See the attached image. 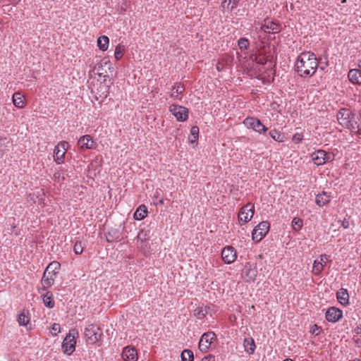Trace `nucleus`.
<instances>
[{
	"instance_id": "obj_1",
	"label": "nucleus",
	"mask_w": 361,
	"mask_h": 361,
	"mask_svg": "<svg viewBox=\"0 0 361 361\" xmlns=\"http://www.w3.org/2000/svg\"><path fill=\"white\" fill-rule=\"evenodd\" d=\"M319 63L313 52H302L297 57L295 70L301 78H311L319 68Z\"/></svg>"
},
{
	"instance_id": "obj_2",
	"label": "nucleus",
	"mask_w": 361,
	"mask_h": 361,
	"mask_svg": "<svg viewBox=\"0 0 361 361\" xmlns=\"http://www.w3.org/2000/svg\"><path fill=\"white\" fill-rule=\"evenodd\" d=\"M85 336L90 344H95L103 337V330L96 324H91L85 329Z\"/></svg>"
},
{
	"instance_id": "obj_3",
	"label": "nucleus",
	"mask_w": 361,
	"mask_h": 361,
	"mask_svg": "<svg viewBox=\"0 0 361 361\" xmlns=\"http://www.w3.org/2000/svg\"><path fill=\"white\" fill-rule=\"evenodd\" d=\"M311 158L314 164L319 166L333 161L335 159V155L332 152H326L324 149H317L311 154Z\"/></svg>"
},
{
	"instance_id": "obj_4",
	"label": "nucleus",
	"mask_w": 361,
	"mask_h": 361,
	"mask_svg": "<svg viewBox=\"0 0 361 361\" xmlns=\"http://www.w3.org/2000/svg\"><path fill=\"white\" fill-rule=\"evenodd\" d=\"M270 224L267 221L258 224L252 232V239L256 243L261 241L268 233Z\"/></svg>"
},
{
	"instance_id": "obj_5",
	"label": "nucleus",
	"mask_w": 361,
	"mask_h": 361,
	"mask_svg": "<svg viewBox=\"0 0 361 361\" xmlns=\"http://www.w3.org/2000/svg\"><path fill=\"white\" fill-rule=\"evenodd\" d=\"M75 334L74 330L70 331L62 343V350L68 355H71L75 350L76 339Z\"/></svg>"
},
{
	"instance_id": "obj_6",
	"label": "nucleus",
	"mask_w": 361,
	"mask_h": 361,
	"mask_svg": "<svg viewBox=\"0 0 361 361\" xmlns=\"http://www.w3.org/2000/svg\"><path fill=\"white\" fill-rule=\"evenodd\" d=\"M255 214V206L249 202L242 207L238 212V221L240 224L249 222Z\"/></svg>"
},
{
	"instance_id": "obj_7",
	"label": "nucleus",
	"mask_w": 361,
	"mask_h": 361,
	"mask_svg": "<svg viewBox=\"0 0 361 361\" xmlns=\"http://www.w3.org/2000/svg\"><path fill=\"white\" fill-rule=\"evenodd\" d=\"M69 144L66 141L60 142L54 148V160L57 164L64 162L65 155L68 149Z\"/></svg>"
},
{
	"instance_id": "obj_8",
	"label": "nucleus",
	"mask_w": 361,
	"mask_h": 361,
	"mask_svg": "<svg viewBox=\"0 0 361 361\" xmlns=\"http://www.w3.org/2000/svg\"><path fill=\"white\" fill-rule=\"evenodd\" d=\"M216 340V335L214 331L204 333L199 341V349L202 353H207L214 341Z\"/></svg>"
},
{
	"instance_id": "obj_9",
	"label": "nucleus",
	"mask_w": 361,
	"mask_h": 361,
	"mask_svg": "<svg viewBox=\"0 0 361 361\" xmlns=\"http://www.w3.org/2000/svg\"><path fill=\"white\" fill-rule=\"evenodd\" d=\"M243 123L247 128L252 129L259 134H264L268 130V128L262 123L261 121L255 117L246 118Z\"/></svg>"
},
{
	"instance_id": "obj_10",
	"label": "nucleus",
	"mask_w": 361,
	"mask_h": 361,
	"mask_svg": "<svg viewBox=\"0 0 361 361\" xmlns=\"http://www.w3.org/2000/svg\"><path fill=\"white\" fill-rule=\"evenodd\" d=\"M169 111L175 116L178 121H185L188 118V109L183 106L171 104L169 106Z\"/></svg>"
},
{
	"instance_id": "obj_11",
	"label": "nucleus",
	"mask_w": 361,
	"mask_h": 361,
	"mask_svg": "<svg viewBox=\"0 0 361 361\" xmlns=\"http://www.w3.org/2000/svg\"><path fill=\"white\" fill-rule=\"evenodd\" d=\"M222 260L228 264L234 262L237 258V252L231 245L225 246L221 251Z\"/></svg>"
},
{
	"instance_id": "obj_12",
	"label": "nucleus",
	"mask_w": 361,
	"mask_h": 361,
	"mask_svg": "<svg viewBox=\"0 0 361 361\" xmlns=\"http://www.w3.org/2000/svg\"><path fill=\"white\" fill-rule=\"evenodd\" d=\"M343 316V311L336 307H329L325 313L326 319L331 323H336L338 322Z\"/></svg>"
},
{
	"instance_id": "obj_13",
	"label": "nucleus",
	"mask_w": 361,
	"mask_h": 361,
	"mask_svg": "<svg viewBox=\"0 0 361 361\" xmlns=\"http://www.w3.org/2000/svg\"><path fill=\"white\" fill-rule=\"evenodd\" d=\"M78 145L82 150L93 149L97 147V142L89 135H82L78 141Z\"/></svg>"
},
{
	"instance_id": "obj_14",
	"label": "nucleus",
	"mask_w": 361,
	"mask_h": 361,
	"mask_svg": "<svg viewBox=\"0 0 361 361\" xmlns=\"http://www.w3.org/2000/svg\"><path fill=\"white\" fill-rule=\"evenodd\" d=\"M121 357L124 361H137L138 359L137 350L131 345L123 348Z\"/></svg>"
},
{
	"instance_id": "obj_15",
	"label": "nucleus",
	"mask_w": 361,
	"mask_h": 361,
	"mask_svg": "<svg viewBox=\"0 0 361 361\" xmlns=\"http://www.w3.org/2000/svg\"><path fill=\"white\" fill-rule=\"evenodd\" d=\"M353 111L346 108L341 109L337 114V119L339 123L343 126H345L347 123L350 122V119L353 115Z\"/></svg>"
},
{
	"instance_id": "obj_16",
	"label": "nucleus",
	"mask_w": 361,
	"mask_h": 361,
	"mask_svg": "<svg viewBox=\"0 0 361 361\" xmlns=\"http://www.w3.org/2000/svg\"><path fill=\"white\" fill-rule=\"evenodd\" d=\"M262 29L264 30V32H267V30H268L269 32L279 33L281 30V25L276 21L265 19Z\"/></svg>"
},
{
	"instance_id": "obj_17",
	"label": "nucleus",
	"mask_w": 361,
	"mask_h": 361,
	"mask_svg": "<svg viewBox=\"0 0 361 361\" xmlns=\"http://www.w3.org/2000/svg\"><path fill=\"white\" fill-rule=\"evenodd\" d=\"M331 197L332 196L331 193L327 192L326 191H322L321 193H319L318 195H316L315 203L319 207H323L329 203V202L331 200Z\"/></svg>"
},
{
	"instance_id": "obj_18",
	"label": "nucleus",
	"mask_w": 361,
	"mask_h": 361,
	"mask_svg": "<svg viewBox=\"0 0 361 361\" xmlns=\"http://www.w3.org/2000/svg\"><path fill=\"white\" fill-rule=\"evenodd\" d=\"M185 90V87L180 83H175L172 87V92L171 93V97L176 100L180 101L182 99L181 95Z\"/></svg>"
},
{
	"instance_id": "obj_19",
	"label": "nucleus",
	"mask_w": 361,
	"mask_h": 361,
	"mask_svg": "<svg viewBox=\"0 0 361 361\" xmlns=\"http://www.w3.org/2000/svg\"><path fill=\"white\" fill-rule=\"evenodd\" d=\"M348 77L349 80L354 85L361 84V71L360 69H350L348 72Z\"/></svg>"
},
{
	"instance_id": "obj_20",
	"label": "nucleus",
	"mask_w": 361,
	"mask_h": 361,
	"mask_svg": "<svg viewBox=\"0 0 361 361\" xmlns=\"http://www.w3.org/2000/svg\"><path fill=\"white\" fill-rule=\"evenodd\" d=\"M243 348L248 355H252L256 349V345L252 337H247L243 341Z\"/></svg>"
},
{
	"instance_id": "obj_21",
	"label": "nucleus",
	"mask_w": 361,
	"mask_h": 361,
	"mask_svg": "<svg viewBox=\"0 0 361 361\" xmlns=\"http://www.w3.org/2000/svg\"><path fill=\"white\" fill-rule=\"evenodd\" d=\"M338 301L343 306L349 305V295L348 290L345 288L339 289L336 293Z\"/></svg>"
},
{
	"instance_id": "obj_22",
	"label": "nucleus",
	"mask_w": 361,
	"mask_h": 361,
	"mask_svg": "<svg viewBox=\"0 0 361 361\" xmlns=\"http://www.w3.org/2000/svg\"><path fill=\"white\" fill-rule=\"evenodd\" d=\"M210 307L209 306H199L194 310V316L198 319H203L205 316L209 313Z\"/></svg>"
},
{
	"instance_id": "obj_23",
	"label": "nucleus",
	"mask_w": 361,
	"mask_h": 361,
	"mask_svg": "<svg viewBox=\"0 0 361 361\" xmlns=\"http://www.w3.org/2000/svg\"><path fill=\"white\" fill-rule=\"evenodd\" d=\"M150 238V231L141 229L136 237V240L137 242H140L141 245L140 247L143 249V243L149 240Z\"/></svg>"
},
{
	"instance_id": "obj_24",
	"label": "nucleus",
	"mask_w": 361,
	"mask_h": 361,
	"mask_svg": "<svg viewBox=\"0 0 361 361\" xmlns=\"http://www.w3.org/2000/svg\"><path fill=\"white\" fill-rule=\"evenodd\" d=\"M12 101L13 105L18 109H22L25 106L24 97L19 92H15L13 94Z\"/></svg>"
},
{
	"instance_id": "obj_25",
	"label": "nucleus",
	"mask_w": 361,
	"mask_h": 361,
	"mask_svg": "<svg viewBox=\"0 0 361 361\" xmlns=\"http://www.w3.org/2000/svg\"><path fill=\"white\" fill-rule=\"evenodd\" d=\"M42 300L44 305L48 308H53L55 305V302L54 300V295L52 292L47 291L42 295Z\"/></svg>"
},
{
	"instance_id": "obj_26",
	"label": "nucleus",
	"mask_w": 361,
	"mask_h": 361,
	"mask_svg": "<svg viewBox=\"0 0 361 361\" xmlns=\"http://www.w3.org/2000/svg\"><path fill=\"white\" fill-rule=\"evenodd\" d=\"M147 209L145 205L142 204L137 207L133 214V217L135 220H142L147 215Z\"/></svg>"
},
{
	"instance_id": "obj_27",
	"label": "nucleus",
	"mask_w": 361,
	"mask_h": 361,
	"mask_svg": "<svg viewBox=\"0 0 361 361\" xmlns=\"http://www.w3.org/2000/svg\"><path fill=\"white\" fill-rule=\"evenodd\" d=\"M60 267L61 264L58 262L54 261L49 264L44 271L47 272L48 274L56 276L59 273Z\"/></svg>"
},
{
	"instance_id": "obj_28",
	"label": "nucleus",
	"mask_w": 361,
	"mask_h": 361,
	"mask_svg": "<svg viewBox=\"0 0 361 361\" xmlns=\"http://www.w3.org/2000/svg\"><path fill=\"white\" fill-rule=\"evenodd\" d=\"M120 238L119 231L115 228H111L106 233V239L109 243L116 241Z\"/></svg>"
},
{
	"instance_id": "obj_29",
	"label": "nucleus",
	"mask_w": 361,
	"mask_h": 361,
	"mask_svg": "<svg viewBox=\"0 0 361 361\" xmlns=\"http://www.w3.org/2000/svg\"><path fill=\"white\" fill-rule=\"evenodd\" d=\"M326 262L323 264V262L319 261L318 259H315L313 262L312 273L315 276H319L323 271Z\"/></svg>"
},
{
	"instance_id": "obj_30",
	"label": "nucleus",
	"mask_w": 361,
	"mask_h": 361,
	"mask_svg": "<svg viewBox=\"0 0 361 361\" xmlns=\"http://www.w3.org/2000/svg\"><path fill=\"white\" fill-rule=\"evenodd\" d=\"M109 39L105 35L100 36L97 39V46L102 51H106L108 49Z\"/></svg>"
},
{
	"instance_id": "obj_31",
	"label": "nucleus",
	"mask_w": 361,
	"mask_h": 361,
	"mask_svg": "<svg viewBox=\"0 0 361 361\" xmlns=\"http://www.w3.org/2000/svg\"><path fill=\"white\" fill-rule=\"evenodd\" d=\"M47 272L44 271L42 283L44 288L51 286L54 283V278L52 276H49Z\"/></svg>"
},
{
	"instance_id": "obj_32",
	"label": "nucleus",
	"mask_w": 361,
	"mask_h": 361,
	"mask_svg": "<svg viewBox=\"0 0 361 361\" xmlns=\"http://www.w3.org/2000/svg\"><path fill=\"white\" fill-rule=\"evenodd\" d=\"M270 137L275 141L282 142L284 141L285 137L278 130L273 129L269 132Z\"/></svg>"
},
{
	"instance_id": "obj_33",
	"label": "nucleus",
	"mask_w": 361,
	"mask_h": 361,
	"mask_svg": "<svg viewBox=\"0 0 361 361\" xmlns=\"http://www.w3.org/2000/svg\"><path fill=\"white\" fill-rule=\"evenodd\" d=\"M221 7L223 9H231L233 10L235 8L239 0H221Z\"/></svg>"
},
{
	"instance_id": "obj_34",
	"label": "nucleus",
	"mask_w": 361,
	"mask_h": 361,
	"mask_svg": "<svg viewBox=\"0 0 361 361\" xmlns=\"http://www.w3.org/2000/svg\"><path fill=\"white\" fill-rule=\"evenodd\" d=\"M161 191L159 189L156 190L152 195L153 204L155 206L164 204V199L161 195Z\"/></svg>"
},
{
	"instance_id": "obj_35",
	"label": "nucleus",
	"mask_w": 361,
	"mask_h": 361,
	"mask_svg": "<svg viewBox=\"0 0 361 361\" xmlns=\"http://www.w3.org/2000/svg\"><path fill=\"white\" fill-rule=\"evenodd\" d=\"M348 128L351 132L357 133V131H358V129H360V124L354 118V116H353L350 122L347 123V125L345 126Z\"/></svg>"
},
{
	"instance_id": "obj_36",
	"label": "nucleus",
	"mask_w": 361,
	"mask_h": 361,
	"mask_svg": "<svg viewBox=\"0 0 361 361\" xmlns=\"http://www.w3.org/2000/svg\"><path fill=\"white\" fill-rule=\"evenodd\" d=\"M181 361H193L194 354L191 350H183L180 354Z\"/></svg>"
},
{
	"instance_id": "obj_37",
	"label": "nucleus",
	"mask_w": 361,
	"mask_h": 361,
	"mask_svg": "<svg viewBox=\"0 0 361 361\" xmlns=\"http://www.w3.org/2000/svg\"><path fill=\"white\" fill-rule=\"evenodd\" d=\"M238 46L242 51H245L250 46V41L246 37H240L238 40Z\"/></svg>"
},
{
	"instance_id": "obj_38",
	"label": "nucleus",
	"mask_w": 361,
	"mask_h": 361,
	"mask_svg": "<svg viewBox=\"0 0 361 361\" xmlns=\"http://www.w3.org/2000/svg\"><path fill=\"white\" fill-rule=\"evenodd\" d=\"M125 51H126V49H125L124 46L121 45V44L117 45L115 49V52H114V57H115L116 60H117V61L120 60L123 57V56L125 53Z\"/></svg>"
},
{
	"instance_id": "obj_39",
	"label": "nucleus",
	"mask_w": 361,
	"mask_h": 361,
	"mask_svg": "<svg viewBox=\"0 0 361 361\" xmlns=\"http://www.w3.org/2000/svg\"><path fill=\"white\" fill-rule=\"evenodd\" d=\"M291 224L293 229L295 231H298L302 228L303 226V221L300 218L294 217L291 221Z\"/></svg>"
},
{
	"instance_id": "obj_40",
	"label": "nucleus",
	"mask_w": 361,
	"mask_h": 361,
	"mask_svg": "<svg viewBox=\"0 0 361 361\" xmlns=\"http://www.w3.org/2000/svg\"><path fill=\"white\" fill-rule=\"evenodd\" d=\"M64 179V170L61 168L56 169L53 175V180L56 182H60Z\"/></svg>"
},
{
	"instance_id": "obj_41",
	"label": "nucleus",
	"mask_w": 361,
	"mask_h": 361,
	"mask_svg": "<svg viewBox=\"0 0 361 361\" xmlns=\"http://www.w3.org/2000/svg\"><path fill=\"white\" fill-rule=\"evenodd\" d=\"M30 322V318L23 311L18 317V322L20 326H26Z\"/></svg>"
},
{
	"instance_id": "obj_42",
	"label": "nucleus",
	"mask_w": 361,
	"mask_h": 361,
	"mask_svg": "<svg viewBox=\"0 0 361 361\" xmlns=\"http://www.w3.org/2000/svg\"><path fill=\"white\" fill-rule=\"evenodd\" d=\"M199 128L197 126H193L190 128V135L193 137V139L190 140L191 143L197 142L199 136Z\"/></svg>"
},
{
	"instance_id": "obj_43",
	"label": "nucleus",
	"mask_w": 361,
	"mask_h": 361,
	"mask_svg": "<svg viewBox=\"0 0 361 361\" xmlns=\"http://www.w3.org/2000/svg\"><path fill=\"white\" fill-rule=\"evenodd\" d=\"M84 245L81 241H76L73 246V252L75 255H80L82 253Z\"/></svg>"
},
{
	"instance_id": "obj_44",
	"label": "nucleus",
	"mask_w": 361,
	"mask_h": 361,
	"mask_svg": "<svg viewBox=\"0 0 361 361\" xmlns=\"http://www.w3.org/2000/svg\"><path fill=\"white\" fill-rule=\"evenodd\" d=\"M61 331V326L59 324L54 323L50 329V333L52 336H57Z\"/></svg>"
},
{
	"instance_id": "obj_45",
	"label": "nucleus",
	"mask_w": 361,
	"mask_h": 361,
	"mask_svg": "<svg viewBox=\"0 0 361 361\" xmlns=\"http://www.w3.org/2000/svg\"><path fill=\"white\" fill-rule=\"evenodd\" d=\"M246 275L249 276L250 279L255 281L257 276V271L252 269H248L246 271Z\"/></svg>"
},
{
	"instance_id": "obj_46",
	"label": "nucleus",
	"mask_w": 361,
	"mask_h": 361,
	"mask_svg": "<svg viewBox=\"0 0 361 361\" xmlns=\"http://www.w3.org/2000/svg\"><path fill=\"white\" fill-rule=\"evenodd\" d=\"M321 331L322 329L320 326H317V324H314L311 327L310 332L314 336H318L321 333Z\"/></svg>"
},
{
	"instance_id": "obj_47",
	"label": "nucleus",
	"mask_w": 361,
	"mask_h": 361,
	"mask_svg": "<svg viewBox=\"0 0 361 361\" xmlns=\"http://www.w3.org/2000/svg\"><path fill=\"white\" fill-rule=\"evenodd\" d=\"M303 139V135L302 133H296L293 135L292 140L296 143H300Z\"/></svg>"
},
{
	"instance_id": "obj_48",
	"label": "nucleus",
	"mask_w": 361,
	"mask_h": 361,
	"mask_svg": "<svg viewBox=\"0 0 361 361\" xmlns=\"http://www.w3.org/2000/svg\"><path fill=\"white\" fill-rule=\"evenodd\" d=\"M201 361H216L215 356L212 354H209L202 357Z\"/></svg>"
},
{
	"instance_id": "obj_49",
	"label": "nucleus",
	"mask_w": 361,
	"mask_h": 361,
	"mask_svg": "<svg viewBox=\"0 0 361 361\" xmlns=\"http://www.w3.org/2000/svg\"><path fill=\"white\" fill-rule=\"evenodd\" d=\"M341 226L344 229L348 228L350 227V221H349V220L347 219H344L343 221H342Z\"/></svg>"
},
{
	"instance_id": "obj_50",
	"label": "nucleus",
	"mask_w": 361,
	"mask_h": 361,
	"mask_svg": "<svg viewBox=\"0 0 361 361\" xmlns=\"http://www.w3.org/2000/svg\"><path fill=\"white\" fill-rule=\"evenodd\" d=\"M354 118L357 121V122L359 123L360 125L361 123V114L358 112H354L353 113Z\"/></svg>"
},
{
	"instance_id": "obj_51",
	"label": "nucleus",
	"mask_w": 361,
	"mask_h": 361,
	"mask_svg": "<svg viewBox=\"0 0 361 361\" xmlns=\"http://www.w3.org/2000/svg\"><path fill=\"white\" fill-rule=\"evenodd\" d=\"M329 256L326 254H322L319 257V260L322 262L323 264H324V262H326V261L329 259Z\"/></svg>"
},
{
	"instance_id": "obj_52",
	"label": "nucleus",
	"mask_w": 361,
	"mask_h": 361,
	"mask_svg": "<svg viewBox=\"0 0 361 361\" xmlns=\"http://www.w3.org/2000/svg\"><path fill=\"white\" fill-rule=\"evenodd\" d=\"M354 333L356 334L357 335H359V334H361V324H359V325H357L354 330H353Z\"/></svg>"
},
{
	"instance_id": "obj_53",
	"label": "nucleus",
	"mask_w": 361,
	"mask_h": 361,
	"mask_svg": "<svg viewBox=\"0 0 361 361\" xmlns=\"http://www.w3.org/2000/svg\"><path fill=\"white\" fill-rule=\"evenodd\" d=\"M326 61H325V66H319L320 69L322 70H324L325 67L328 66V61H327V59L326 58Z\"/></svg>"
},
{
	"instance_id": "obj_54",
	"label": "nucleus",
	"mask_w": 361,
	"mask_h": 361,
	"mask_svg": "<svg viewBox=\"0 0 361 361\" xmlns=\"http://www.w3.org/2000/svg\"><path fill=\"white\" fill-rule=\"evenodd\" d=\"M20 0H10L12 4H18Z\"/></svg>"
},
{
	"instance_id": "obj_55",
	"label": "nucleus",
	"mask_w": 361,
	"mask_h": 361,
	"mask_svg": "<svg viewBox=\"0 0 361 361\" xmlns=\"http://www.w3.org/2000/svg\"><path fill=\"white\" fill-rule=\"evenodd\" d=\"M257 62L259 63H262V64L264 63V59H260Z\"/></svg>"
},
{
	"instance_id": "obj_56",
	"label": "nucleus",
	"mask_w": 361,
	"mask_h": 361,
	"mask_svg": "<svg viewBox=\"0 0 361 361\" xmlns=\"http://www.w3.org/2000/svg\"><path fill=\"white\" fill-rule=\"evenodd\" d=\"M283 361H293V360L290 359V358H287V359H285Z\"/></svg>"
},
{
	"instance_id": "obj_57",
	"label": "nucleus",
	"mask_w": 361,
	"mask_h": 361,
	"mask_svg": "<svg viewBox=\"0 0 361 361\" xmlns=\"http://www.w3.org/2000/svg\"><path fill=\"white\" fill-rule=\"evenodd\" d=\"M349 361H360V360H357V359H355V360H349Z\"/></svg>"
},
{
	"instance_id": "obj_58",
	"label": "nucleus",
	"mask_w": 361,
	"mask_h": 361,
	"mask_svg": "<svg viewBox=\"0 0 361 361\" xmlns=\"http://www.w3.org/2000/svg\"><path fill=\"white\" fill-rule=\"evenodd\" d=\"M359 68L361 69V61H360V62L359 63Z\"/></svg>"
}]
</instances>
